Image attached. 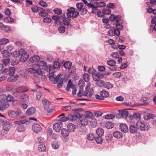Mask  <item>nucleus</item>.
Wrapping results in <instances>:
<instances>
[{"instance_id":"1","label":"nucleus","mask_w":156,"mask_h":156,"mask_svg":"<svg viewBox=\"0 0 156 156\" xmlns=\"http://www.w3.org/2000/svg\"><path fill=\"white\" fill-rule=\"evenodd\" d=\"M66 15L67 17L71 18H77L79 15V12L75 11L74 8L70 7L67 9Z\"/></svg>"},{"instance_id":"2","label":"nucleus","mask_w":156,"mask_h":156,"mask_svg":"<svg viewBox=\"0 0 156 156\" xmlns=\"http://www.w3.org/2000/svg\"><path fill=\"white\" fill-rule=\"evenodd\" d=\"M28 71L30 73H37L39 75H41L42 73L41 69L39 68V66L36 63L34 64L31 68L28 69Z\"/></svg>"},{"instance_id":"3","label":"nucleus","mask_w":156,"mask_h":156,"mask_svg":"<svg viewBox=\"0 0 156 156\" xmlns=\"http://www.w3.org/2000/svg\"><path fill=\"white\" fill-rule=\"evenodd\" d=\"M70 88L73 89L72 93V95H75L76 93L77 87L72 83L71 80L70 79L68 81L66 89L67 91H69Z\"/></svg>"},{"instance_id":"4","label":"nucleus","mask_w":156,"mask_h":156,"mask_svg":"<svg viewBox=\"0 0 156 156\" xmlns=\"http://www.w3.org/2000/svg\"><path fill=\"white\" fill-rule=\"evenodd\" d=\"M21 111L20 110H18L17 111H9L8 112L9 116L11 118H15L18 117L21 113Z\"/></svg>"},{"instance_id":"5","label":"nucleus","mask_w":156,"mask_h":156,"mask_svg":"<svg viewBox=\"0 0 156 156\" xmlns=\"http://www.w3.org/2000/svg\"><path fill=\"white\" fill-rule=\"evenodd\" d=\"M136 125L138 127L140 128L141 131H147L148 130V126L147 124L141 121H137Z\"/></svg>"},{"instance_id":"6","label":"nucleus","mask_w":156,"mask_h":156,"mask_svg":"<svg viewBox=\"0 0 156 156\" xmlns=\"http://www.w3.org/2000/svg\"><path fill=\"white\" fill-rule=\"evenodd\" d=\"M62 122L61 121L56 122L53 125V129L55 132H59L61 129Z\"/></svg>"},{"instance_id":"7","label":"nucleus","mask_w":156,"mask_h":156,"mask_svg":"<svg viewBox=\"0 0 156 156\" xmlns=\"http://www.w3.org/2000/svg\"><path fill=\"white\" fill-rule=\"evenodd\" d=\"M29 90L28 88L25 86H21L17 87L15 89L16 92L18 93H22L26 92Z\"/></svg>"},{"instance_id":"8","label":"nucleus","mask_w":156,"mask_h":156,"mask_svg":"<svg viewBox=\"0 0 156 156\" xmlns=\"http://www.w3.org/2000/svg\"><path fill=\"white\" fill-rule=\"evenodd\" d=\"M1 121L2 123L4 124L3 126V129L5 130L6 132L9 131L10 128L9 122L6 120L5 121L3 119H1Z\"/></svg>"},{"instance_id":"9","label":"nucleus","mask_w":156,"mask_h":156,"mask_svg":"<svg viewBox=\"0 0 156 156\" xmlns=\"http://www.w3.org/2000/svg\"><path fill=\"white\" fill-rule=\"evenodd\" d=\"M32 129L33 131L36 133H38L41 130L42 128L38 124H34L32 126Z\"/></svg>"},{"instance_id":"10","label":"nucleus","mask_w":156,"mask_h":156,"mask_svg":"<svg viewBox=\"0 0 156 156\" xmlns=\"http://www.w3.org/2000/svg\"><path fill=\"white\" fill-rule=\"evenodd\" d=\"M121 18L120 15L116 16L114 14H112L109 17V20L111 22L115 21L116 22H118Z\"/></svg>"},{"instance_id":"11","label":"nucleus","mask_w":156,"mask_h":156,"mask_svg":"<svg viewBox=\"0 0 156 156\" xmlns=\"http://www.w3.org/2000/svg\"><path fill=\"white\" fill-rule=\"evenodd\" d=\"M21 53H22L21 54V57L20 61L21 62H24L28 59L29 55L27 53L25 52V51L24 50V51L23 52H21Z\"/></svg>"},{"instance_id":"12","label":"nucleus","mask_w":156,"mask_h":156,"mask_svg":"<svg viewBox=\"0 0 156 156\" xmlns=\"http://www.w3.org/2000/svg\"><path fill=\"white\" fill-rule=\"evenodd\" d=\"M9 106L8 103L5 101H3L0 102V110H4L7 108Z\"/></svg>"},{"instance_id":"13","label":"nucleus","mask_w":156,"mask_h":156,"mask_svg":"<svg viewBox=\"0 0 156 156\" xmlns=\"http://www.w3.org/2000/svg\"><path fill=\"white\" fill-rule=\"evenodd\" d=\"M104 74L102 73H95L94 74H93L92 75V77L94 78V80L96 81H98V80L99 79L102 78L104 77Z\"/></svg>"},{"instance_id":"14","label":"nucleus","mask_w":156,"mask_h":156,"mask_svg":"<svg viewBox=\"0 0 156 156\" xmlns=\"http://www.w3.org/2000/svg\"><path fill=\"white\" fill-rule=\"evenodd\" d=\"M119 115H120L122 118L126 119L127 116H128V112L126 109H124L119 111Z\"/></svg>"},{"instance_id":"15","label":"nucleus","mask_w":156,"mask_h":156,"mask_svg":"<svg viewBox=\"0 0 156 156\" xmlns=\"http://www.w3.org/2000/svg\"><path fill=\"white\" fill-rule=\"evenodd\" d=\"M24 49H21L19 51H15L12 52L11 55L14 57H18L21 53V52H23Z\"/></svg>"},{"instance_id":"16","label":"nucleus","mask_w":156,"mask_h":156,"mask_svg":"<svg viewBox=\"0 0 156 156\" xmlns=\"http://www.w3.org/2000/svg\"><path fill=\"white\" fill-rule=\"evenodd\" d=\"M129 117L131 119H140V115L138 113H133V115H129Z\"/></svg>"},{"instance_id":"17","label":"nucleus","mask_w":156,"mask_h":156,"mask_svg":"<svg viewBox=\"0 0 156 156\" xmlns=\"http://www.w3.org/2000/svg\"><path fill=\"white\" fill-rule=\"evenodd\" d=\"M35 111V109L33 107H31L27 109L26 112V114L27 115H32L34 114Z\"/></svg>"},{"instance_id":"18","label":"nucleus","mask_w":156,"mask_h":156,"mask_svg":"<svg viewBox=\"0 0 156 156\" xmlns=\"http://www.w3.org/2000/svg\"><path fill=\"white\" fill-rule=\"evenodd\" d=\"M39 59L40 57L38 56L35 55L30 58L29 61V62L31 63L35 62L36 63H37L39 61Z\"/></svg>"},{"instance_id":"19","label":"nucleus","mask_w":156,"mask_h":156,"mask_svg":"<svg viewBox=\"0 0 156 156\" xmlns=\"http://www.w3.org/2000/svg\"><path fill=\"white\" fill-rule=\"evenodd\" d=\"M120 128L121 131L124 133H126L128 131V127L127 125L124 124H122L120 126Z\"/></svg>"},{"instance_id":"20","label":"nucleus","mask_w":156,"mask_h":156,"mask_svg":"<svg viewBox=\"0 0 156 156\" xmlns=\"http://www.w3.org/2000/svg\"><path fill=\"white\" fill-rule=\"evenodd\" d=\"M129 130L131 133L134 134L137 133V129L135 126L131 125L129 127Z\"/></svg>"},{"instance_id":"21","label":"nucleus","mask_w":156,"mask_h":156,"mask_svg":"<svg viewBox=\"0 0 156 156\" xmlns=\"http://www.w3.org/2000/svg\"><path fill=\"white\" fill-rule=\"evenodd\" d=\"M42 103L45 110H48L50 104L49 101H47L46 99L42 100Z\"/></svg>"},{"instance_id":"22","label":"nucleus","mask_w":156,"mask_h":156,"mask_svg":"<svg viewBox=\"0 0 156 156\" xmlns=\"http://www.w3.org/2000/svg\"><path fill=\"white\" fill-rule=\"evenodd\" d=\"M67 128L69 132H73L75 130L76 126L73 124L70 123L68 125Z\"/></svg>"},{"instance_id":"23","label":"nucleus","mask_w":156,"mask_h":156,"mask_svg":"<svg viewBox=\"0 0 156 156\" xmlns=\"http://www.w3.org/2000/svg\"><path fill=\"white\" fill-rule=\"evenodd\" d=\"M80 122L81 125L83 126H87L88 123V121L86 118H82L80 121Z\"/></svg>"},{"instance_id":"24","label":"nucleus","mask_w":156,"mask_h":156,"mask_svg":"<svg viewBox=\"0 0 156 156\" xmlns=\"http://www.w3.org/2000/svg\"><path fill=\"white\" fill-rule=\"evenodd\" d=\"M113 136L117 138H120L122 136V133L121 132L118 131L114 132L113 133Z\"/></svg>"},{"instance_id":"25","label":"nucleus","mask_w":156,"mask_h":156,"mask_svg":"<svg viewBox=\"0 0 156 156\" xmlns=\"http://www.w3.org/2000/svg\"><path fill=\"white\" fill-rule=\"evenodd\" d=\"M69 131L66 129H62L61 131L62 135L64 137H66L69 134Z\"/></svg>"},{"instance_id":"26","label":"nucleus","mask_w":156,"mask_h":156,"mask_svg":"<svg viewBox=\"0 0 156 156\" xmlns=\"http://www.w3.org/2000/svg\"><path fill=\"white\" fill-rule=\"evenodd\" d=\"M10 76L8 78V81L9 82H14L17 79V76H13V75H10Z\"/></svg>"},{"instance_id":"27","label":"nucleus","mask_w":156,"mask_h":156,"mask_svg":"<svg viewBox=\"0 0 156 156\" xmlns=\"http://www.w3.org/2000/svg\"><path fill=\"white\" fill-rule=\"evenodd\" d=\"M100 94L103 97V98L107 97L109 95L108 92L105 90H102L100 91Z\"/></svg>"},{"instance_id":"28","label":"nucleus","mask_w":156,"mask_h":156,"mask_svg":"<svg viewBox=\"0 0 156 156\" xmlns=\"http://www.w3.org/2000/svg\"><path fill=\"white\" fill-rule=\"evenodd\" d=\"M40 12L39 13V15L41 16L44 17L48 15V14L45 12V10L43 8H41V9L39 10Z\"/></svg>"},{"instance_id":"29","label":"nucleus","mask_w":156,"mask_h":156,"mask_svg":"<svg viewBox=\"0 0 156 156\" xmlns=\"http://www.w3.org/2000/svg\"><path fill=\"white\" fill-rule=\"evenodd\" d=\"M2 54L4 57L8 58L10 55V53L7 50H3L2 52Z\"/></svg>"},{"instance_id":"30","label":"nucleus","mask_w":156,"mask_h":156,"mask_svg":"<svg viewBox=\"0 0 156 156\" xmlns=\"http://www.w3.org/2000/svg\"><path fill=\"white\" fill-rule=\"evenodd\" d=\"M71 20L70 18H65L63 20L62 23L64 25L68 26L70 25Z\"/></svg>"},{"instance_id":"31","label":"nucleus","mask_w":156,"mask_h":156,"mask_svg":"<svg viewBox=\"0 0 156 156\" xmlns=\"http://www.w3.org/2000/svg\"><path fill=\"white\" fill-rule=\"evenodd\" d=\"M96 133L98 136H102L103 135L104 131L102 129L99 128L97 129Z\"/></svg>"},{"instance_id":"32","label":"nucleus","mask_w":156,"mask_h":156,"mask_svg":"<svg viewBox=\"0 0 156 156\" xmlns=\"http://www.w3.org/2000/svg\"><path fill=\"white\" fill-rule=\"evenodd\" d=\"M72 65V62L70 61H68L64 63V66L66 69H69L71 68Z\"/></svg>"},{"instance_id":"33","label":"nucleus","mask_w":156,"mask_h":156,"mask_svg":"<svg viewBox=\"0 0 156 156\" xmlns=\"http://www.w3.org/2000/svg\"><path fill=\"white\" fill-rule=\"evenodd\" d=\"M31 9L32 11L33 12L36 13L38 12L39 10L41 9V8L38 7L37 6L34 5L31 7Z\"/></svg>"},{"instance_id":"34","label":"nucleus","mask_w":156,"mask_h":156,"mask_svg":"<svg viewBox=\"0 0 156 156\" xmlns=\"http://www.w3.org/2000/svg\"><path fill=\"white\" fill-rule=\"evenodd\" d=\"M9 42L8 39L3 38L0 40V45L5 44Z\"/></svg>"},{"instance_id":"35","label":"nucleus","mask_w":156,"mask_h":156,"mask_svg":"<svg viewBox=\"0 0 156 156\" xmlns=\"http://www.w3.org/2000/svg\"><path fill=\"white\" fill-rule=\"evenodd\" d=\"M25 129V127L23 125H20L17 128V130L20 132H22L24 131Z\"/></svg>"},{"instance_id":"36","label":"nucleus","mask_w":156,"mask_h":156,"mask_svg":"<svg viewBox=\"0 0 156 156\" xmlns=\"http://www.w3.org/2000/svg\"><path fill=\"white\" fill-rule=\"evenodd\" d=\"M94 3L97 5V7H102L105 5V3L102 2H95Z\"/></svg>"},{"instance_id":"37","label":"nucleus","mask_w":156,"mask_h":156,"mask_svg":"<svg viewBox=\"0 0 156 156\" xmlns=\"http://www.w3.org/2000/svg\"><path fill=\"white\" fill-rule=\"evenodd\" d=\"M107 63L109 66H115L116 62L114 60L112 59L108 60Z\"/></svg>"},{"instance_id":"38","label":"nucleus","mask_w":156,"mask_h":156,"mask_svg":"<svg viewBox=\"0 0 156 156\" xmlns=\"http://www.w3.org/2000/svg\"><path fill=\"white\" fill-rule=\"evenodd\" d=\"M38 149L39 151H44L46 149V146L44 144H40L39 145Z\"/></svg>"},{"instance_id":"39","label":"nucleus","mask_w":156,"mask_h":156,"mask_svg":"<svg viewBox=\"0 0 156 156\" xmlns=\"http://www.w3.org/2000/svg\"><path fill=\"white\" fill-rule=\"evenodd\" d=\"M87 138L88 140L91 141L95 138V136L93 133H90L87 134Z\"/></svg>"},{"instance_id":"40","label":"nucleus","mask_w":156,"mask_h":156,"mask_svg":"<svg viewBox=\"0 0 156 156\" xmlns=\"http://www.w3.org/2000/svg\"><path fill=\"white\" fill-rule=\"evenodd\" d=\"M10 59L9 58L3 59L2 61V64L5 66H7L9 64Z\"/></svg>"},{"instance_id":"41","label":"nucleus","mask_w":156,"mask_h":156,"mask_svg":"<svg viewBox=\"0 0 156 156\" xmlns=\"http://www.w3.org/2000/svg\"><path fill=\"white\" fill-rule=\"evenodd\" d=\"M27 121L26 119H21L17 121H15L14 123L15 124L21 125L26 123Z\"/></svg>"},{"instance_id":"42","label":"nucleus","mask_w":156,"mask_h":156,"mask_svg":"<svg viewBox=\"0 0 156 156\" xmlns=\"http://www.w3.org/2000/svg\"><path fill=\"white\" fill-rule=\"evenodd\" d=\"M68 120L73 121L76 120V117L74 115L69 114L67 115Z\"/></svg>"},{"instance_id":"43","label":"nucleus","mask_w":156,"mask_h":156,"mask_svg":"<svg viewBox=\"0 0 156 156\" xmlns=\"http://www.w3.org/2000/svg\"><path fill=\"white\" fill-rule=\"evenodd\" d=\"M83 80L85 82H88L90 80V76L87 73H84L83 75Z\"/></svg>"},{"instance_id":"44","label":"nucleus","mask_w":156,"mask_h":156,"mask_svg":"<svg viewBox=\"0 0 156 156\" xmlns=\"http://www.w3.org/2000/svg\"><path fill=\"white\" fill-rule=\"evenodd\" d=\"M105 126L108 129H112L114 127V124L110 122H108L106 123Z\"/></svg>"},{"instance_id":"45","label":"nucleus","mask_w":156,"mask_h":156,"mask_svg":"<svg viewBox=\"0 0 156 156\" xmlns=\"http://www.w3.org/2000/svg\"><path fill=\"white\" fill-rule=\"evenodd\" d=\"M85 117L87 118H91L93 115V114L90 111H86L85 112L84 115Z\"/></svg>"},{"instance_id":"46","label":"nucleus","mask_w":156,"mask_h":156,"mask_svg":"<svg viewBox=\"0 0 156 156\" xmlns=\"http://www.w3.org/2000/svg\"><path fill=\"white\" fill-rule=\"evenodd\" d=\"M154 115L152 114H148L144 116V119L145 120H148L151 118H154Z\"/></svg>"},{"instance_id":"47","label":"nucleus","mask_w":156,"mask_h":156,"mask_svg":"<svg viewBox=\"0 0 156 156\" xmlns=\"http://www.w3.org/2000/svg\"><path fill=\"white\" fill-rule=\"evenodd\" d=\"M101 136H98L95 138V140L96 142L98 144H101L103 140L102 138L101 137Z\"/></svg>"},{"instance_id":"48","label":"nucleus","mask_w":156,"mask_h":156,"mask_svg":"<svg viewBox=\"0 0 156 156\" xmlns=\"http://www.w3.org/2000/svg\"><path fill=\"white\" fill-rule=\"evenodd\" d=\"M59 32L60 33H64L66 30L65 27L63 26H60L58 28Z\"/></svg>"},{"instance_id":"49","label":"nucleus","mask_w":156,"mask_h":156,"mask_svg":"<svg viewBox=\"0 0 156 156\" xmlns=\"http://www.w3.org/2000/svg\"><path fill=\"white\" fill-rule=\"evenodd\" d=\"M51 145L53 148L55 149H57L58 148L59 146V144L56 141L53 142L51 144Z\"/></svg>"},{"instance_id":"50","label":"nucleus","mask_w":156,"mask_h":156,"mask_svg":"<svg viewBox=\"0 0 156 156\" xmlns=\"http://www.w3.org/2000/svg\"><path fill=\"white\" fill-rule=\"evenodd\" d=\"M94 91H93V89H90L88 92V98L92 97L94 98Z\"/></svg>"},{"instance_id":"51","label":"nucleus","mask_w":156,"mask_h":156,"mask_svg":"<svg viewBox=\"0 0 156 156\" xmlns=\"http://www.w3.org/2000/svg\"><path fill=\"white\" fill-rule=\"evenodd\" d=\"M104 86L105 88L109 89L112 88L113 87V85L110 83L107 82L104 84Z\"/></svg>"},{"instance_id":"52","label":"nucleus","mask_w":156,"mask_h":156,"mask_svg":"<svg viewBox=\"0 0 156 156\" xmlns=\"http://www.w3.org/2000/svg\"><path fill=\"white\" fill-rule=\"evenodd\" d=\"M83 88H80L78 93L77 94V95L79 97H82L83 96Z\"/></svg>"},{"instance_id":"53","label":"nucleus","mask_w":156,"mask_h":156,"mask_svg":"<svg viewBox=\"0 0 156 156\" xmlns=\"http://www.w3.org/2000/svg\"><path fill=\"white\" fill-rule=\"evenodd\" d=\"M9 75H13L15 72V68L13 67H9Z\"/></svg>"},{"instance_id":"54","label":"nucleus","mask_w":156,"mask_h":156,"mask_svg":"<svg viewBox=\"0 0 156 156\" xmlns=\"http://www.w3.org/2000/svg\"><path fill=\"white\" fill-rule=\"evenodd\" d=\"M36 64L39 66V68H40V66H45L46 64L45 62L41 61H39Z\"/></svg>"},{"instance_id":"55","label":"nucleus","mask_w":156,"mask_h":156,"mask_svg":"<svg viewBox=\"0 0 156 156\" xmlns=\"http://www.w3.org/2000/svg\"><path fill=\"white\" fill-rule=\"evenodd\" d=\"M20 98L22 100V101H26L28 100V98L26 94L22 95L21 96Z\"/></svg>"},{"instance_id":"56","label":"nucleus","mask_w":156,"mask_h":156,"mask_svg":"<svg viewBox=\"0 0 156 156\" xmlns=\"http://www.w3.org/2000/svg\"><path fill=\"white\" fill-rule=\"evenodd\" d=\"M61 74H58L55 78H54V82L55 84L57 83L61 77Z\"/></svg>"},{"instance_id":"57","label":"nucleus","mask_w":156,"mask_h":156,"mask_svg":"<svg viewBox=\"0 0 156 156\" xmlns=\"http://www.w3.org/2000/svg\"><path fill=\"white\" fill-rule=\"evenodd\" d=\"M115 115L111 114H109L106 115L105 116V118L106 119H112L115 117Z\"/></svg>"},{"instance_id":"58","label":"nucleus","mask_w":156,"mask_h":156,"mask_svg":"<svg viewBox=\"0 0 156 156\" xmlns=\"http://www.w3.org/2000/svg\"><path fill=\"white\" fill-rule=\"evenodd\" d=\"M87 72L89 73L92 74L93 75V74L96 72V70L94 68L90 67L88 69Z\"/></svg>"},{"instance_id":"59","label":"nucleus","mask_w":156,"mask_h":156,"mask_svg":"<svg viewBox=\"0 0 156 156\" xmlns=\"http://www.w3.org/2000/svg\"><path fill=\"white\" fill-rule=\"evenodd\" d=\"M97 81V84L98 86L102 87L103 85H104V81L102 80H100V79L98 80Z\"/></svg>"},{"instance_id":"60","label":"nucleus","mask_w":156,"mask_h":156,"mask_svg":"<svg viewBox=\"0 0 156 156\" xmlns=\"http://www.w3.org/2000/svg\"><path fill=\"white\" fill-rule=\"evenodd\" d=\"M111 12V10L108 9H104L102 11L103 14H109Z\"/></svg>"},{"instance_id":"61","label":"nucleus","mask_w":156,"mask_h":156,"mask_svg":"<svg viewBox=\"0 0 156 156\" xmlns=\"http://www.w3.org/2000/svg\"><path fill=\"white\" fill-rule=\"evenodd\" d=\"M79 11L80 12L81 15H84L87 13V10L86 9L83 8H82V9H80Z\"/></svg>"},{"instance_id":"62","label":"nucleus","mask_w":156,"mask_h":156,"mask_svg":"<svg viewBox=\"0 0 156 156\" xmlns=\"http://www.w3.org/2000/svg\"><path fill=\"white\" fill-rule=\"evenodd\" d=\"M116 28L121 30L123 29V26L122 24H120L118 23V22H116Z\"/></svg>"},{"instance_id":"63","label":"nucleus","mask_w":156,"mask_h":156,"mask_svg":"<svg viewBox=\"0 0 156 156\" xmlns=\"http://www.w3.org/2000/svg\"><path fill=\"white\" fill-rule=\"evenodd\" d=\"M51 18L48 17L44 18L43 20V21L44 23H51Z\"/></svg>"},{"instance_id":"64","label":"nucleus","mask_w":156,"mask_h":156,"mask_svg":"<svg viewBox=\"0 0 156 156\" xmlns=\"http://www.w3.org/2000/svg\"><path fill=\"white\" fill-rule=\"evenodd\" d=\"M54 12L56 14L60 15L62 12V10L60 9L55 8L54 10Z\"/></svg>"}]
</instances>
